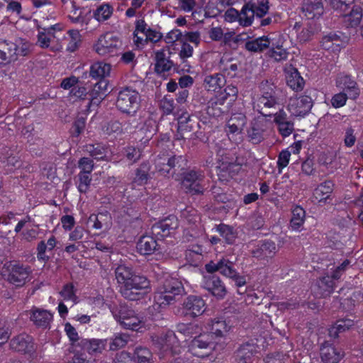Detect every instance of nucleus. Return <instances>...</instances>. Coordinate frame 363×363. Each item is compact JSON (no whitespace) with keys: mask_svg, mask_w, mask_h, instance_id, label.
<instances>
[{"mask_svg":"<svg viewBox=\"0 0 363 363\" xmlns=\"http://www.w3.org/2000/svg\"><path fill=\"white\" fill-rule=\"evenodd\" d=\"M224 104V98L211 99L206 108V113L209 116L218 117L223 113V106Z\"/></svg>","mask_w":363,"mask_h":363,"instance_id":"nucleus-41","label":"nucleus"},{"mask_svg":"<svg viewBox=\"0 0 363 363\" xmlns=\"http://www.w3.org/2000/svg\"><path fill=\"white\" fill-rule=\"evenodd\" d=\"M184 293V288L182 281L177 278L168 277L155 293L154 300L162 308L173 303L176 297Z\"/></svg>","mask_w":363,"mask_h":363,"instance_id":"nucleus-1","label":"nucleus"},{"mask_svg":"<svg viewBox=\"0 0 363 363\" xmlns=\"http://www.w3.org/2000/svg\"><path fill=\"white\" fill-rule=\"evenodd\" d=\"M69 43L67 50L69 52L75 51L79 46L82 39L77 30H69L67 32Z\"/></svg>","mask_w":363,"mask_h":363,"instance_id":"nucleus-51","label":"nucleus"},{"mask_svg":"<svg viewBox=\"0 0 363 363\" xmlns=\"http://www.w3.org/2000/svg\"><path fill=\"white\" fill-rule=\"evenodd\" d=\"M354 0H331L332 8L340 12V15H346L350 9L354 6Z\"/></svg>","mask_w":363,"mask_h":363,"instance_id":"nucleus-46","label":"nucleus"},{"mask_svg":"<svg viewBox=\"0 0 363 363\" xmlns=\"http://www.w3.org/2000/svg\"><path fill=\"white\" fill-rule=\"evenodd\" d=\"M216 230L228 244L235 242L238 237V232L233 227L220 223L216 226Z\"/></svg>","mask_w":363,"mask_h":363,"instance_id":"nucleus-40","label":"nucleus"},{"mask_svg":"<svg viewBox=\"0 0 363 363\" xmlns=\"http://www.w3.org/2000/svg\"><path fill=\"white\" fill-rule=\"evenodd\" d=\"M272 39L268 36H262L252 40L247 41L245 48L252 52H262L271 45Z\"/></svg>","mask_w":363,"mask_h":363,"instance_id":"nucleus-27","label":"nucleus"},{"mask_svg":"<svg viewBox=\"0 0 363 363\" xmlns=\"http://www.w3.org/2000/svg\"><path fill=\"white\" fill-rule=\"evenodd\" d=\"M155 169L160 175L165 177H172L170 174V165H169L168 157L158 156L155 160Z\"/></svg>","mask_w":363,"mask_h":363,"instance_id":"nucleus-44","label":"nucleus"},{"mask_svg":"<svg viewBox=\"0 0 363 363\" xmlns=\"http://www.w3.org/2000/svg\"><path fill=\"white\" fill-rule=\"evenodd\" d=\"M302 9L308 18L320 17L324 12L323 0H305Z\"/></svg>","mask_w":363,"mask_h":363,"instance_id":"nucleus-21","label":"nucleus"},{"mask_svg":"<svg viewBox=\"0 0 363 363\" xmlns=\"http://www.w3.org/2000/svg\"><path fill=\"white\" fill-rule=\"evenodd\" d=\"M337 86L346 90L349 98L356 99L359 95V90L357 84L350 76L347 74H340L336 79Z\"/></svg>","mask_w":363,"mask_h":363,"instance_id":"nucleus-17","label":"nucleus"},{"mask_svg":"<svg viewBox=\"0 0 363 363\" xmlns=\"http://www.w3.org/2000/svg\"><path fill=\"white\" fill-rule=\"evenodd\" d=\"M43 31L39 32L38 35V43L41 48H48L50 42V38L47 36L48 35L52 34V30H60V26L59 24H55L48 28H43Z\"/></svg>","mask_w":363,"mask_h":363,"instance_id":"nucleus-45","label":"nucleus"},{"mask_svg":"<svg viewBox=\"0 0 363 363\" xmlns=\"http://www.w3.org/2000/svg\"><path fill=\"white\" fill-rule=\"evenodd\" d=\"M16 60L18 59L19 56H27L30 52L31 45L28 42H24L21 40L16 41Z\"/></svg>","mask_w":363,"mask_h":363,"instance_id":"nucleus-58","label":"nucleus"},{"mask_svg":"<svg viewBox=\"0 0 363 363\" xmlns=\"http://www.w3.org/2000/svg\"><path fill=\"white\" fill-rule=\"evenodd\" d=\"M106 343L107 340L82 339L79 342H78V345H79L84 351L92 354L101 353L103 350H105Z\"/></svg>","mask_w":363,"mask_h":363,"instance_id":"nucleus-20","label":"nucleus"},{"mask_svg":"<svg viewBox=\"0 0 363 363\" xmlns=\"http://www.w3.org/2000/svg\"><path fill=\"white\" fill-rule=\"evenodd\" d=\"M270 46H272V48L269 51V55L276 61H281L287 58L289 52L286 49L282 48V45H277L275 46V44L272 40Z\"/></svg>","mask_w":363,"mask_h":363,"instance_id":"nucleus-52","label":"nucleus"},{"mask_svg":"<svg viewBox=\"0 0 363 363\" xmlns=\"http://www.w3.org/2000/svg\"><path fill=\"white\" fill-rule=\"evenodd\" d=\"M269 123L264 118L253 119L247 130V137L253 144H259L264 139Z\"/></svg>","mask_w":363,"mask_h":363,"instance_id":"nucleus-9","label":"nucleus"},{"mask_svg":"<svg viewBox=\"0 0 363 363\" xmlns=\"http://www.w3.org/2000/svg\"><path fill=\"white\" fill-rule=\"evenodd\" d=\"M150 288V281L146 277L134 273L125 289H122L121 294L126 299L136 301L143 297L141 291Z\"/></svg>","mask_w":363,"mask_h":363,"instance_id":"nucleus-3","label":"nucleus"},{"mask_svg":"<svg viewBox=\"0 0 363 363\" xmlns=\"http://www.w3.org/2000/svg\"><path fill=\"white\" fill-rule=\"evenodd\" d=\"M121 46V41L111 33L102 35L95 44L96 52L102 56H113L117 54Z\"/></svg>","mask_w":363,"mask_h":363,"instance_id":"nucleus-6","label":"nucleus"},{"mask_svg":"<svg viewBox=\"0 0 363 363\" xmlns=\"http://www.w3.org/2000/svg\"><path fill=\"white\" fill-rule=\"evenodd\" d=\"M235 263L226 258L220 259V273L228 278L235 275Z\"/></svg>","mask_w":363,"mask_h":363,"instance_id":"nucleus-50","label":"nucleus"},{"mask_svg":"<svg viewBox=\"0 0 363 363\" xmlns=\"http://www.w3.org/2000/svg\"><path fill=\"white\" fill-rule=\"evenodd\" d=\"M196 123L194 121L188 113H184L178 118L177 139H186L191 136L194 130V125Z\"/></svg>","mask_w":363,"mask_h":363,"instance_id":"nucleus-18","label":"nucleus"},{"mask_svg":"<svg viewBox=\"0 0 363 363\" xmlns=\"http://www.w3.org/2000/svg\"><path fill=\"white\" fill-rule=\"evenodd\" d=\"M215 347L212 334L203 333L194 338L189 345L191 354L198 357H208Z\"/></svg>","mask_w":363,"mask_h":363,"instance_id":"nucleus-5","label":"nucleus"},{"mask_svg":"<svg viewBox=\"0 0 363 363\" xmlns=\"http://www.w3.org/2000/svg\"><path fill=\"white\" fill-rule=\"evenodd\" d=\"M208 326L209 332L207 333L212 334L214 339L224 336L230 328L223 318L211 319Z\"/></svg>","mask_w":363,"mask_h":363,"instance_id":"nucleus-26","label":"nucleus"},{"mask_svg":"<svg viewBox=\"0 0 363 363\" xmlns=\"http://www.w3.org/2000/svg\"><path fill=\"white\" fill-rule=\"evenodd\" d=\"M107 86L108 82L106 79H99L89 94L90 96L89 105L91 104H99L106 95L105 92L107 90Z\"/></svg>","mask_w":363,"mask_h":363,"instance_id":"nucleus-32","label":"nucleus"},{"mask_svg":"<svg viewBox=\"0 0 363 363\" xmlns=\"http://www.w3.org/2000/svg\"><path fill=\"white\" fill-rule=\"evenodd\" d=\"M349 96L343 92L335 94L331 99V104L334 108H340L345 105Z\"/></svg>","mask_w":363,"mask_h":363,"instance_id":"nucleus-64","label":"nucleus"},{"mask_svg":"<svg viewBox=\"0 0 363 363\" xmlns=\"http://www.w3.org/2000/svg\"><path fill=\"white\" fill-rule=\"evenodd\" d=\"M84 150L97 160H106L107 147L102 144H88L85 145Z\"/></svg>","mask_w":363,"mask_h":363,"instance_id":"nucleus-39","label":"nucleus"},{"mask_svg":"<svg viewBox=\"0 0 363 363\" xmlns=\"http://www.w3.org/2000/svg\"><path fill=\"white\" fill-rule=\"evenodd\" d=\"M30 272V267L28 266L14 264L11 267L8 279L16 286H22L27 281Z\"/></svg>","mask_w":363,"mask_h":363,"instance_id":"nucleus-13","label":"nucleus"},{"mask_svg":"<svg viewBox=\"0 0 363 363\" xmlns=\"http://www.w3.org/2000/svg\"><path fill=\"white\" fill-rule=\"evenodd\" d=\"M140 323V320L135 315L131 317L123 315L122 320H121V325H122L125 328L132 330H138V327Z\"/></svg>","mask_w":363,"mask_h":363,"instance_id":"nucleus-55","label":"nucleus"},{"mask_svg":"<svg viewBox=\"0 0 363 363\" xmlns=\"http://www.w3.org/2000/svg\"><path fill=\"white\" fill-rule=\"evenodd\" d=\"M353 325V321L350 319L337 320L328 330L330 337L336 339L340 333L349 330Z\"/></svg>","mask_w":363,"mask_h":363,"instance_id":"nucleus-36","label":"nucleus"},{"mask_svg":"<svg viewBox=\"0 0 363 363\" xmlns=\"http://www.w3.org/2000/svg\"><path fill=\"white\" fill-rule=\"evenodd\" d=\"M134 272L132 268L124 264L118 266L115 269V276L120 287V292L126 286V283L129 282L133 277Z\"/></svg>","mask_w":363,"mask_h":363,"instance_id":"nucleus-31","label":"nucleus"},{"mask_svg":"<svg viewBox=\"0 0 363 363\" xmlns=\"http://www.w3.org/2000/svg\"><path fill=\"white\" fill-rule=\"evenodd\" d=\"M169 165H170V174L172 177H175L176 180L180 179V176L184 172V169L187 166V160L184 156L174 155L168 157Z\"/></svg>","mask_w":363,"mask_h":363,"instance_id":"nucleus-22","label":"nucleus"},{"mask_svg":"<svg viewBox=\"0 0 363 363\" xmlns=\"http://www.w3.org/2000/svg\"><path fill=\"white\" fill-rule=\"evenodd\" d=\"M203 248L201 245H192L185 252L186 261L193 266H197L202 259Z\"/></svg>","mask_w":363,"mask_h":363,"instance_id":"nucleus-42","label":"nucleus"},{"mask_svg":"<svg viewBox=\"0 0 363 363\" xmlns=\"http://www.w3.org/2000/svg\"><path fill=\"white\" fill-rule=\"evenodd\" d=\"M155 71L157 74H162L166 72H169L174 66L173 62L166 57L164 50L155 52Z\"/></svg>","mask_w":363,"mask_h":363,"instance_id":"nucleus-29","label":"nucleus"},{"mask_svg":"<svg viewBox=\"0 0 363 363\" xmlns=\"http://www.w3.org/2000/svg\"><path fill=\"white\" fill-rule=\"evenodd\" d=\"M16 43L3 40L0 41V62L6 64L16 60Z\"/></svg>","mask_w":363,"mask_h":363,"instance_id":"nucleus-23","label":"nucleus"},{"mask_svg":"<svg viewBox=\"0 0 363 363\" xmlns=\"http://www.w3.org/2000/svg\"><path fill=\"white\" fill-rule=\"evenodd\" d=\"M256 352V344L253 342H246L241 344L235 350L234 357L237 363H252Z\"/></svg>","mask_w":363,"mask_h":363,"instance_id":"nucleus-12","label":"nucleus"},{"mask_svg":"<svg viewBox=\"0 0 363 363\" xmlns=\"http://www.w3.org/2000/svg\"><path fill=\"white\" fill-rule=\"evenodd\" d=\"M60 294L65 300H70L74 303L77 302V297L74 294V286L72 284L69 283L65 284Z\"/></svg>","mask_w":363,"mask_h":363,"instance_id":"nucleus-63","label":"nucleus"},{"mask_svg":"<svg viewBox=\"0 0 363 363\" xmlns=\"http://www.w3.org/2000/svg\"><path fill=\"white\" fill-rule=\"evenodd\" d=\"M182 185L185 191L191 195L202 194L204 187L205 175L202 171L191 169L186 171L182 174Z\"/></svg>","mask_w":363,"mask_h":363,"instance_id":"nucleus-4","label":"nucleus"},{"mask_svg":"<svg viewBox=\"0 0 363 363\" xmlns=\"http://www.w3.org/2000/svg\"><path fill=\"white\" fill-rule=\"evenodd\" d=\"M333 189L334 183L331 180H326L314 189L313 197L318 203H326L330 199Z\"/></svg>","mask_w":363,"mask_h":363,"instance_id":"nucleus-19","label":"nucleus"},{"mask_svg":"<svg viewBox=\"0 0 363 363\" xmlns=\"http://www.w3.org/2000/svg\"><path fill=\"white\" fill-rule=\"evenodd\" d=\"M113 8L108 4H104L99 6L94 12V16L98 21L108 20L112 15Z\"/></svg>","mask_w":363,"mask_h":363,"instance_id":"nucleus-49","label":"nucleus"},{"mask_svg":"<svg viewBox=\"0 0 363 363\" xmlns=\"http://www.w3.org/2000/svg\"><path fill=\"white\" fill-rule=\"evenodd\" d=\"M201 286L217 298H223L227 294L223 282L214 274L203 275Z\"/></svg>","mask_w":363,"mask_h":363,"instance_id":"nucleus-7","label":"nucleus"},{"mask_svg":"<svg viewBox=\"0 0 363 363\" xmlns=\"http://www.w3.org/2000/svg\"><path fill=\"white\" fill-rule=\"evenodd\" d=\"M94 161L89 157H82L78 162V167L80 169L79 173L91 174L94 169Z\"/></svg>","mask_w":363,"mask_h":363,"instance_id":"nucleus-57","label":"nucleus"},{"mask_svg":"<svg viewBox=\"0 0 363 363\" xmlns=\"http://www.w3.org/2000/svg\"><path fill=\"white\" fill-rule=\"evenodd\" d=\"M348 17V21L352 27L357 26L359 24L362 18V9L359 5H354L347 12V14L344 15Z\"/></svg>","mask_w":363,"mask_h":363,"instance_id":"nucleus-47","label":"nucleus"},{"mask_svg":"<svg viewBox=\"0 0 363 363\" xmlns=\"http://www.w3.org/2000/svg\"><path fill=\"white\" fill-rule=\"evenodd\" d=\"M313 106L312 99L307 95L292 97L289 99L288 109L291 115L303 117L308 114Z\"/></svg>","mask_w":363,"mask_h":363,"instance_id":"nucleus-8","label":"nucleus"},{"mask_svg":"<svg viewBox=\"0 0 363 363\" xmlns=\"http://www.w3.org/2000/svg\"><path fill=\"white\" fill-rule=\"evenodd\" d=\"M138 363H150L151 352L147 348L137 347L135 352Z\"/></svg>","mask_w":363,"mask_h":363,"instance_id":"nucleus-60","label":"nucleus"},{"mask_svg":"<svg viewBox=\"0 0 363 363\" xmlns=\"http://www.w3.org/2000/svg\"><path fill=\"white\" fill-rule=\"evenodd\" d=\"M178 226L177 220L174 216L168 217L155 223L151 228L152 233L157 238L169 236Z\"/></svg>","mask_w":363,"mask_h":363,"instance_id":"nucleus-11","label":"nucleus"},{"mask_svg":"<svg viewBox=\"0 0 363 363\" xmlns=\"http://www.w3.org/2000/svg\"><path fill=\"white\" fill-rule=\"evenodd\" d=\"M343 41L340 36L336 33H329L324 36L321 40V46L326 50L336 52L340 50Z\"/></svg>","mask_w":363,"mask_h":363,"instance_id":"nucleus-33","label":"nucleus"},{"mask_svg":"<svg viewBox=\"0 0 363 363\" xmlns=\"http://www.w3.org/2000/svg\"><path fill=\"white\" fill-rule=\"evenodd\" d=\"M149 166L146 163H142L139 168L136 169L134 182L138 185L146 184L149 179Z\"/></svg>","mask_w":363,"mask_h":363,"instance_id":"nucleus-53","label":"nucleus"},{"mask_svg":"<svg viewBox=\"0 0 363 363\" xmlns=\"http://www.w3.org/2000/svg\"><path fill=\"white\" fill-rule=\"evenodd\" d=\"M316 288L318 296L320 297L329 296L334 290L335 283L330 276H325L317 281Z\"/></svg>","mask_w":363,"mask_h":363,"instance_id":"nucleus-34","label":"nucleus"},{"mask_svg":"<svg viewBox=\"0 0 363 363\" xmlns=\"http://www.w3.org/2000/svg\"><path fill=\"white\" fill-rule=\"evenodd\" d=\"M10 347L16 352L31 353L34 352L33 339L27 334H21L11 339Z\"/></svg>","mask_w":363,"mask_h":363,"instance_id":"nucleus-14","label":"nucleus"},{"mask_svg":"<svg viewBox=\"0 0 363 363\" xmlns=\"http://www.w3.org/2000/svg\"><path fill=\"white\" fill-rule=\"evenodd\" d=\"M279 101L267 99L258 98L254 103V109L257 110L263 116H270L272 113L271 109L274 108Z\"/></svg>","mask_w":363,"mask_h":363,"instance_id":"nucleus-38","label":"nucleus"},{"mask_svg":"<svg viewBox=\"0 0 363 363\" xmlns=\"http://www.w3.org/2000/svg\"><path fill=\"white\" fill-rule=\"evenodd\" d=\"M163 343L162 344V349L164 351L174 346L177 343V337L174 332L169 330L166 333L164 337H161Z\"/></svg>","mask_w":363,"mask_h":363,"instance_id":"nucleus-56","label":"nucleus"},{"mask_svg":"<svg viewBox=\"0 0 363 363\" xmlns=\"http://www.w3.org/2000/svg\"><path fill=\"white\" fill-rule=\"evenodd\" d=\"M140 101L139 93L127 86L118 92L116 106L122 113L134 116L140 108Z\"/></svg>","mask_w":363,"mask_h":363,"instance_id":"nucleus-2","label":"nucleus"},{"mask_svg":"<svg viewBox=\"0 0 363 363\" xmlns=\"http://www.w3.org/2000/svg\"><path fill=\"white\" fill-rule=\"evenodd\" d=\"M254 4L253 11L255 13V16L257 18H263L269 11L268 1H259L257 4L252 3Z\"/></svg>","mask_w":363,"mask_h":363,"instance_id":"nucleus-61","label":"nucleus"},{"mask_svg":"<svg viewBox=\"0 0 363 363\" xmlns=\"http://www.w3.org/2000/svg\"><path fill=\"white\" fill-rule=\"evenodd\" d=\"M111 66L103 62L93 64L89 70V76L95 79H105L110 74Z\"/></svg>","mask_w":363,"mask_h":363,"instance_id":"nucleus-35","label":"nucleus"},{"mask_svg":"<svg viewBox=\"0 0 363 363\" xmlns=\"http://www.w3.org/2000/svg\"><path fill=\"white\" fill-rule=\"evenodd\" d=\"M77 187L81 193H86L90 187L91 182V174L79 173L77 175Z\"/></svg>","mask_w":363,"mask_h":363,"instance_id":"nucleus-54","label":"nucleus"},{"mask_svg":"<svg viewBox=\"0 0 363 363\" xmlns=\"http://www.w3.org/2000/svg\"><path fill=\"white\" fill-rule=\"evenodd\" d=\"M254 4L252 2L245 4L239 11V23L242 26H249L252 24L255 13L253 11Z\"/></svg>","mask_w":363,"mask_h":363,"instance_id":"nucleus-37","label":"nucleus"},{"mask_svg":"<svg viewBox=\"0 0 363 363\" xmlns=\"http://www.w3.org/2000/svg\"><path fill=\"white\" fill-rule=\"evenodd\" d=\"M225 83V78L219 73L207 75L203 81L204 87L208 91H217L223 87Z\"/></svg>","mask_w":363,"mask_h":363,"instance_id":"nucleus-30","label":"nucleus"},{"mask_svg":"<svg viewBox=\"0 0 363 363\" xmlns=\"http://www.w3.org/2000/svg\"><path fill=\"white\" fill-rule=\"evenodd\" d=\"M125 155L130 164H133L140 160L141 152L140 149L130 146L125 149Z\"/></svg>","mask_w":363,"mask_h":363,"instance_id":"nucleus-62","label":"nucleus"},{"mask_svg":"<svg viewBox=\"0 0 363 363\" xmlns=\"http://www.w3.org/2000/svg\"><path fill=\"white\" fill-rule=\"evenodd\" d=\"M343 357V353L328 342H325L320 347V358L324 363H338Z\"/></svg>","mask_w":363,"mask_h":363,"instance_id":"nucleus-16","label":"nucleus"},{"mask_svg":"<svg viewBox=\"0 0 363 363\" xmlns=\"http://www.w3.org/2000/svg\"><path fill=\"white\" fill-rule=\"evenodd\" d=\"M261 88L262 94L259 98L279 101L277 89L274 84H269L268 82H266L265 83L262 82Z\"/></svg>","mask_w":363,"mask_h":363,"instance_id":"nucleus-48","label":"nucleus"},{"mask_svg":"<svg viewBox=\"0 0 363 363\" xmlns=\"http://www.w3.org/2000/svg\"><path fill=\"white\" fill-rule=\"evenodd\" d=\"M277 246L272 240L261 241L252 251V256L259 259L273 257L277 253Z\"/></svg>","mask_w":363,"mask_h":363,"instance_id":"nucleus-15","label":"nucleus"},{"mask_svg":"<svg viewBox=\"0 0 363 363\" xmlns=\"http://www.w3.org/2000/svg\"><path fill=\"white\" fill-rule=\"evenodd\" d=\"M305 211L301 206H296L292 211V218L290 225L292 229L298 230L303 225L305 218Z\"/></svg>","mask_w":363,"mask_h":363,"instance_id":"nucleus-43","label":"nucleus"},{"mask_svg":"<svg viewBox=\"0 0 363 363\" xmlns=\"http://www.w3.org/2000/svg\"><path fill=\"white\" fill-rule=\"evenodd\" d=\"M157 246L156 240L150 235L142 236L137 242V250L143 255H152L157 250Z\"/></svg>","mask_w":363,"mask_h":363,"instance_id":"nucleus-25","label":"nucleus"},{"mask_svg":"<svg viewBox=\"0 0 363 363\" xmlns=\"http://www.w3.org/2000/svg\"><path fill=\"white\" fill-rule=\"evenodd\" d=\"M129 340V336L126 334L116 335L110 342V350H116L124 347Z\"/></svg>","mask_w":363,"mask_h":363,"instance_id":"nucleus-59","label":"nucleus"},{"mask_svg":"<svg viewBox=\"0 0 363 363\" xmlns=\"http://www.w3.org/2000/svg\"><path fill=\"white\" fill-rule=\"evenodd\" d=\"M286 84L293 90L298 91L303 89L304 81L301 77L297 69L290 66L286 68Z\"/></svg>","mask_w":363,"mask_h":363,"instance_id":"nucleus-24","label":"nucleus"},{"mask_svg":"<svg viewBox=\"0 0 363 363\" xmlns=\"http://www.w3.org/2000/svg\"><path fill=\"white\" fill-rule=\"evenodd\" d=\"M30 320L36 326L46 328L52 320V315L46 310L35 308L32 311Z\"/></svg>","mask_w":363,"mask_h":363,"instance_id":"nucleus-28","label":"nucleus"},{"mask_svg":"<svg viewBox=\"0 0 363 363\" xmlns=\"http://www.w3.org/2000/svg\"><path fill=\"white\" fill-rule=\"evenodd\" d=\"M182 306L186 313L194 318L201 315L206 310L205 301L196 295L187 296L184 300Z\"/></svg>","mask_w":363,"mask_h":363,"instance_id":"nucleus-10","label":"nucleus"}]
</instances>
